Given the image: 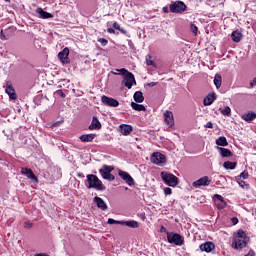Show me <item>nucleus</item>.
I'll return each mask as SVG.
<instances>
[{"mask_svg":"<svg viewBox=\"0 0 256 256\" xmlns=\"http://www.w3.org/2000/svg\"><path fill=\"white\" fill-rule=\"evenodd\" d=\"M108 224L109 225H121V221H117L115 219L109 218L108 219Z\"/></svg>","mask_w":256,"mask_h":256,"instance_id":"37","label":"nucleus"},{"mask_svg":"<svg viewBox=\"0 0 256 256\" xmlns=\"http://www.w3.org/2000/svg\"><path fill=\"white\" fill-rule=\"evenodd\" d=\"M86 187L88 189H96V191H104L105 186L103 185V182L94 174H88L86 176Z\"/></svg>","mask_w":256,"mask_h":256,"instance_id":"3","label":"nucleus"},{"mask_svg":"<svg viewBox=\"0 0 256 256\" xmlns=\"http://www.w3.org/2000/svg\"><path fill=\"white\" fill-rule=\"evenodd\" d=\"M249 173L248 172H242L239 176L236 177V179H248Z\"/></svg>","mask_w":256,"mask_h":256,"instance_id":"36","label":"nucleus"},{"mask_svg":"<svg viewBox=\"0 0 256 256\" xmlns=\"http://www.w3.org/2000/svg\"><path fill=\"white\" fill-rule=\"evenodd\" d=\"M114 169L113 166L104 165L103 168L99 170V173L103 179H106L107 181H115V176L111 174Z\"/></svg>","mask_w":256,"mask_h":256,"instance_id":"5","label":"nucleus"},{"mask_svg":"<svg viewBox=\"0 0 256 256\" xmlns=\"http://www.w3.org/2000/svg\"><path fill=\"white\" fill-rule=\"evenodd\" d=\"M205 128L206 129H213V122H211V121L207 122L206 125H205Z\"/></svg>","mask_w":256,"mask_h":256,"instance_id":"41","label":"nucleus"},{"mask_svg":"<svg viewBox=\"0 0 256 256\" xmlns=\"http://www.w3.org/2000/svg\"><path fill=\"white\" fill-rule=\"evenodd\" d=\"M187 9V6L182 1H176L170 4L171 13H183Z\"/></svg>","mask_w":256,"mask_h":256,"instance_id":"8","label":"nucleus"},{"mask_svg":"<svg viewBox=\"0 0 256 256\" xmlns=\"http://www.w3.org/2000/svg\"><path fill=\"white\" fill-rule=\"evenodd\" d=\"M163 13H169V8L167 6H164L162 8Z\"/></svg>","mask_w":256,"mask_h":256,"instance_id":"49","label":"nucleus"},{"mask_svg":"<svg viewBox=\"0 0 256 256\" xmlns=\"http://www.w3.org/2000/svg\"><path fill=\"white\" fill-rule=\"evenodd\" d=\"M214 85L216 89H220L222 85V78L220 74H216L214 77Z\"/></svg>","mask_w":256,"mask_h":256,"instance_id":"30","label":"nucleus"},{"mask_svg":"<svg viewBox=\"0 0 256 256\" xmlns=\"http://www.w3.org/2000/svg\"><path fill=\"white\" fill-rule=\"evenodd\" d=\"M215 249V244L213 242H205L200 245V250L205 251V253H211Z\"/></svg>","mask_w":256,"mask_h":256,"instance_id":"17","label":"nucleus"},{"mask_svg":"<svg viewBox=\"0 0 256 256\" xmlns=\"http://www.w3.org/2000/svg\"><path fill=\"white\" fill-rule=\"evenodd\" d=\"M4 1H6V3H10L11 2V0H4Z\"/></svg>","mask_w":256,"mask_h":256,"instance_id":"55","label":"nucleus"},{"mask_svg":"<svg viewBox=\"0 0 256 256\" xmlns=\"http://www.w3.org/2000/svg\"><path fill=\"white\" fill-rule=\"evenodd\" d=\"M243 121H247L248 123L251 121H254L256 119V113L255 112H249L247 114L242 115Z\"/></svg>","mask_w":256,"mask_h":256,"instance_id":"27","label":"nucleus"},{"mask_svg":"<svg viewBox=\"0 0 256 256\" xmlns=\"http://www.w3.org/2000/svg\"><path fill=\"white\" fill-rule=\"evenodd\" d=\"M164 121H165L166 125H168L169 127H173V125H175V119L173 118V112L166 111L164 113Z\"/></svg>","mask_w":256,"mask_h":256,"instance_id":"14","label":"nucleus"},{"mask_svg":"<svg viewBox=\"0 0 256 256\" xmlns=\"http://www.w3.org/2000/svg\"><path fill=\"white\" fill-rule=\"evenodd\" d=\"M223 167L224 169L233 170L235 167H237V162L226 161L223 163Z\"/></svg>","mask_w":256,"mask_h":256,"instance_id":"32","label":"nucleus"},{"mask_svg":"<svg viewBox=\"0 0 256 256\" xmlns=\"http://www.w3.org/2000/svg\"><path fill=\"white\" fill-rule=\"evenodd\" d=\"M167 241L168 243H171L173 245H177L178 247H181L184 243L183 236L177 234V233H169L167 232Z\"/></svg>","mask_w":256,"mask_h":256,"instance_id":"6","label":"nucleus"},{"mask_svg":"<svg viewBox=\"0 0 256 256\" xmlns=\"http://www.w3.org/2000/svg\"><path fill=\"white\" fill-rule=\"evenodd\" d=\"M193 187L196 189H199V187H209L211 185V179H209V176H204L192 183Z\"/></svg>","mask_w":256,"mask_h":256,"instance_id":"10","label":"nucleus"},{"mask_svg":"<svg viewBox=\"0 0 256 256\" xmlns=\"http://www.w3.org/2000/svg\"><path fill=\"white\" fill-rule=\"evenodd\" d=\"M119 31H120L121 33H123L124 35L127 33V31H125V29H123V28H120Z\"/></svg>","mask_w":256,"mask_h":256,"instance_id":"51","label":"nucleus"},{"mask_svg":"<svg viewBox=\"0 0 256 256\" xmlns=\"http://www.w3.org/2000/svg\"><path fill=\"white\" fill-rule=\"evenodd\" d=\"M95 137H97V134H83L79 139L82 143H91Z\"/></svg>","mask_w":256,"mask_h":256,"instance_id":"21","label":"nucleus"},{"mask_svg":"<svg viewBox=\"0 0 256 256\" xmlns=\"http://www.w3.org/2000/svg\"><path fill=\"white\" fill-rule=\"evenodd\" d=\"M88 129H90V131H94L101 129V122L99 121V119L96 116H93L92 118V122L89 125Z\"/></svg>","mask_w":256,"mask_h":256,"instance_id":"18","label":"nucleus"},{"mask_svg":"<svg viewBox=\"0 0 256 256\" xmlns=\"http://www.w3.org/2000/svg\"><path fill=\"white\" fill-rule=\"evenodd\" d=\"M108 33H115V30H113V28H109Z\"/></svg>","mask_w":256,"mask_h":256,"instance_id":"52","label":"nucleus"},{"mask_svg":"<svg viewBox=\"0 0 256 256\" xmlns=\"http://www.w3.org/2000/svg\"><path fill=\"white\" fill-rule=\"evenodd\" d=\"M1 39H5V35L3 34V30H1Z\"/></svg>","mask_w":256,"mask_h":256,"instance_id":"54","label":"nucleus"},{"mask_svg":"<svg viewBox=\"0 0 256 256\" xmlns=\"http://www.w3.org/2000/svg\"><path fill=\"white\" fill-rule=\"evenodd\" d=\"M214 101H215V93L208 94V95L204 98V105H205V106L213 105V102H214Z\"/></svg>","mask_w":256,"mask_h":256,"instance_id":"26","label":"nucleus"},{"mask_svg":"<svg viewBox=\"0 0 256 256\" xmlns=\"http://www.w3.org/2000/svg\"><path fill=\"white\" fill-rule=\"evenodd\" d=\"M146 65H153V60H151V58H146Z\"/></svg>","mask_w":256,"mask_h":256,"instance_id":"47","label":"nucleus"},{"mask_svg":"<svg viewBox=\"0 0 256 256\" xmlns=\"http://www.w3.org/2000/svg\"><path fill=\"white\" fill-rule=\"evenodd\" d=\"M22 175H26L28 179H32V181H35L37 183V176L33 173V170L29 168H21Z\"/></svg>","mask_w":256,"mask_h":256,"instance_id":"16","label":"nucleus"},{"mask_svg":"<svg viewBox=\"0 0 256 256\" xmlns=\"http://www.w3.org/2000/svg\"><path fill=\"white\" fill-rule=\"evenodd\" d=\"M238 185L242 188V189H249V184H246L245 181H243V179L241 178H236Z\"/></svg>","mask_w":256,"mask_h":256,"instance_id":"33","label":"nucleus"},{"mask_svg":"<svg viewBox=\"0 0 256 256\" xmlns=\"http://www.w3.org/2000/svg\"><path fill=\"white\" fill-rule=\"evenodd\" d=\"M216 145L219 147H227L229 143L227 142V138H225V136H220L218 139H216Z\"/></svg>","mask_w":256,"mask_h":256,"instance_id":"29","label":"nucleus"},{"mask_svg":"<svg viewBox=\"0 0 256 256\" xmlns=\"http://www.w3.org/2000/svg\"><path fill=\"white\" fill-rule=\"evenodd\" d=\"M214 201L218 209H225V207H227V202H225V200L223 199V196L219 194L214 195Z\"/></svg>","mask_w":256,"mask_h":256,"instance_id":"13","label":"nucleus"},{"mask_svg":"<svg viewBox=\"0 0 256 256\" xmlns=\"http://www.w3.org/2000/svg\"><path fill=\"white\" fill-rule=\"evenodd\" d=\"M191 32L194 33V35H197V32L199 31V28L193 23L190 24Z\"/></svg>","mask_w":256,"mask_h":256,"instance_id":"35","label":"nucleus"},{"mask_svg":"<svg viewBox=\"0 0 256 256\" xmlns=\"http://www.w3.org/2000/svg\"><path fill=\"white\" fill-rule=\"evenodd\" d=\"M5 92L7 93V95L9 96L10 99H12V100L17 99V94H15V89L13 88L11 83H9V82L6 83Z\"/></svg>","mask_w":256,"mask_h":256,"instance_id":"15","label":"nucleus"},{"mask_svg":"<svg viewBox=\"0 0 256 256\" xmlns=\"http://www.w3.org/2000/svg\"><path fill=\"white\" fill-rule=\"evenodd\" d=\"M249 244V237L243 230H238L236 234L233 236L232 249L236 251H241V249H245Z\"/></svg>","mask_w":256,"mask_h":256,"instance_id":"1","label":"nucleus"},{"mask_svg":"<svg viewBox=\"0 0 256 256\" xmlns=\"http://www.w3.org/2000/svg\"><path fill=\"white\" fill-rule=\"evenodd\" d=\"M117 72H114V75H123L124 79L122 80V85L124 87H127V89H131L133 85H137V82L135 81V75L133 73L129 72L125 68L116 69Z\"/></svg>","mask_w":256,"mask_h":256,"instance_id":"2","label":"nucleus"},{"mask_svg":"<svg viewBox=\"0 0 256 256\" xmlns=\"http://www.w3.org/2000/svg\"><path fill=\"white\" fill-rule=\"evenodd\" d=\"M220 113L229 117V115H231V108L229 106H226L224 109L220 110Z\"/></svg>","mask_w":256,"mask_h":256,"instance_id":"34","label":"nucleus"},{"mask_svg":"<svg viewBox=\"0 0 256 256\" xmlns=\"http://www.w3.org/2000/svg\"><path fill=\"white\" fill-rule=\"evenodd\" d=\"M121 225H125L126 227H130L131 229H137L139 227V222H137L135 220L121 221Z\"/></svg>","mask_w":256,"mask_h":256,"instance_id":"24","label":"nucleus"},{"mask_svg":"<svg viewBox=\"0 0 256 256\" xmlns=\"http://www.w3.org/2000/svg\"><path fill=\"white\" fill-rule=\"evenodd\" d=\"M160 176L162 181H164V183L169 187H177L179 184V178L171 173L161 172Z\"/></svg>","mask_w":256,"mask_h":256,"instance_id":"4","label":"nucleus"},{"mask_svg":"<svg viewBox=\"0 0 256 256\" xmlns=\"http://www.w3.org/2000/svg\"><path fill=\"white\" fill-rule=\"evenodd\" d=\"M101 101L104 105H107L108 107H119V101H117V99L102 96Z\"/></svg>","mask_w":256,"mask_h":256,"instance_id":"12","label":"nucleus"},{"mask_svg":"<svg viewBox=\"0 0 256 256\" xmlns=\"http://www.w3.org/2000/svg\"><path fill=\"white\" fill-rule=\"evenodd\" d=\"M160 233H167V228H165L164 226H161Z\"/></svg>","mask_w":256,"mask_h":256,"instance_id":"48","label":"nucleus"},{"mask_svg":"<svg viewBox=\"0 0 256 256\" xmlns=\"http://www.w3.org/2000/svg\"><path fill=\"white\" fill-rule=\"evenodd\" d=\"M98 43H101V45L103 47H105L107 45V43H109V41L107 39H105V38H99L98 39Z\"/></svg>","mask_w":256,"mask_h":256,"instance_id":"38","label":"nucleus"},{"mask_svg":"<svg viewBox=\"0 0 256 256\" xmlns=\"http://www.w3.org/2000/svg\"><path fill=\"white\" fill-rule=\"evenodd\" d=\"M94 203H96L98 209H101L102 211H106V209H107V204L105 203L104 200H102L101 197L95 196V197H94Z\"/></svg>","mask_w":256,"mask_h":256,"instance_id":"20","label":"nucleus"},{"mask_svg":"<svg viewBox=\"0 0 256 256\" xmlns=\"http://www.w3.org/2000/svg\"><path fill=\"white\" fill-rule=\"evenodd\" d=\"M133 98L136 103H143L145 101V97L141 91H136L133 95Z\"/></svg>","mask_w":256,"mask_h":256,"instance_id":"25","label":"nucleus"},{"mask_svg":"<svg viewBox=\"0 0 256 256\" xmlns=\"http://www.w3.org/2000/svg\"><path fill=\"white\" fill-rule=\"evenodd\" d=\"M149 85H150V87H155V85H157V83L152 82V83H150Z\"/></svg>","mask_w":256,"mask_h":256,"instance_id":"53","label":"nucleus"},{"mask_svg":"<svg viewBox=\"0 0 256 256\" xmlns=\"http://www.w3.org/2000/svg\"><path fill=\"white\" fill-rule=\"evenodd\" d=\"M222 157H233V153L229 149L223 147H217Z\"/></svg>","mask_w":256,"mask_h":256,"instance_id":"28","label":"nucleus"},{"mask_svg":"<svg viewBox=\"0 0 256 256\" xmlns=\"http://www.w3.org/2000/svg\"><path fill=\"white\" fill-rule=\"evenodd\" d=\"M253 87H256V78H253V80L250 81V89H253Z\"/></svg>","mask_w":256,"mask_h":256,"instance_id":"43","label":"nucleus"},{"mask_svg":"<svg viewBox=\"0 0 256 256\" xmlns=\"http://www.w3.org/2000/svg\"><path fill=\"white\" fill-rule=\"evenodd\" d=\"M36 13L39 15L40 19H51V17H53L51 13L44 11L43 8H37Z\"/></svg>","mask_w":256,"mask_h":256,"instance_id":"22","label":"nucleus"},{"mask_svg":"<svg viewBox=\"0 0 256 256\" xmlns=\"http://www.w3.org/2000/svg\"><path fill=\"white\" fill-rule=\"evenodd\" d=\"M119 131L122 135H130L131 132L133 131V127L131 125H127V124H122L119 127Z\"/></svg>","mask_w":256,"mask_h":256,"instance_id":"19","label":"nucleus"},{"mask_svg":"<svg viewBox=\"0 0 256 256\" xmlns=\"http://www.w3.org/2000/svg\"><path fill=\"white\" fill-rule=\"evenodd\" d=\"M233 225H237L239 223V219H237V217H234L231 219Z\"/></svg>","mask_w":256,"mask_h":256,"instance_id":"45","label":"nucleus"},{"mask_svg":"<svg viewBox=\"0 0 256 256\" xmlns=\"http://www.w3.org/2000/svg\"><path fill=\"white\" fill-rule=\"evenodd\" d=\"M24 227H25L26 229H31V227H33V223H31V222H29V221H26V222L24 223Z\"/></svg>","mask_w":256,"mask_h":256,"instance_id":"40","label":"nucleus"},{"mask_svg":"<svg viewBox=\"0 0 256 256\" xmlns=\"http://www.w3.org/2000/svg\"><path fill=\"white\" fill-rule=\"evenodd\" d=\"M118 175L121 177V179H123V181H125V183H127V185H129V187H133V185H135V181L133 180V177L129 175V173L120 170L118 171Z\"/></svg>","mask_w":256,"mask_h":256,"instance_id":"11","label":"nucleus"},{"mask_svg":"<svg viewBox=\"0 0 256 256\" xmlns=\"http://www.w3.org/2000/svg\"><path fill=\"white\" fill-rule=\"evenodd\" d=\"M59 125H61V122H55L54 124H52V127H59Z\"/></svg>","mask_w":256,"mask_h":256,"instance_id":"50","label":"nucleus"},{"mask_svg":"<svg viewBox=\"0 0 256 256\" xmlns=\"http://www.w3.org/2000/svg\"><path fill=\"white\" fill-rule=\"evenodd\" d=\"M164 193H165V195H171V193H172L171 188H169V187L164 188Z\"/></svg>","mask_w":256,"mask_h":256,"instance_id":"42","label":"nucleus"},{"mask_svg":"<svg viewBox=\"0 0 256 256\" xmlns=\"http://www.w3.org/2000/svg\"><path fill=\"white\" fill-rule=\"evenodd\" d=\"M131 107L134 109V111H146L143 104H137L136 102H131Z\"/></svg>","mask_w":256,"mask_h":256,"instance_id":"31","label":"nucleus"},{"mask_svg":"<svg viewBox=\"0 0 256 256\" xmlns=\"http://www.w3.org/2000/svg\"><path fill=\"white\" fill-rule=\"evenodd\" d=\"M56 95H59L60 97H62V99H65V93H63V90H57L55 92Z\"/></svg>","mask_w":256,"mask_h":256,"instance_id":"39","label":"nucleus"},{"mask_svg":"<svg viewBox=\"0 0 256 256\" xmlns=\"http://www.w3.org/2000/svg\"><path fill=\"white\" fill-rule=\"evenodd\" d=\"M113 28L117 29L119 31V29H121V25H119V23H117V22H114L113 23Z\"/></svg>","mask_w":256,"mask_h":256,"instance_id":"44","label":"nucleus"},{"mask_svg":"<svg viewBox=\"0 0 256 256\" xmlns=\"http://www.w3.org/2000/svg\"><path fill=\"white\" fill-rule=\"evenodd\" d=\"M231 38L234 43H239L241 39H243V34L241 33V31L235 30L232 32Z\"/></svg>","mask_w":256,"mask_h":256,"instance_id":"23","label":"nucleus"},{"mask_svg":"<svg viewBox=\"0 0 256 256\" xmlns=\"http://www.w3.org/2000/svg\"><path fill=\"white\" fill-rule=\"evenodd\" d=\"M244 256H255V251L249 250L248 253Z\"/></svg>","mask_w":256,"mask_h":256,"instance_id":"46","label":"nucleus"},{"mask_svg":"<svg viewBox=\"0 0 256 256\" xmlns=\"http://www.w3.org/2000/svg\"><path fill=\"white\" fill-rule=\"evenodd\" d=\"M151 161L154 163V165H165L167 163V157H165L164 154H161V152H154L151 155Z\"/></svg>","mask_w":256,"mask_h":256,"instance_id":"7","label":"nucleus"},{"mask_svg":"<svg viewBox=\"0 0 256 256\" xmlns=\"http://www.w3.org/2000/svg\"><path fill=\"white\" fill-rule=\"evenodd\" d=\"M58 59L63 65H67L71 63V59H69V48L65 47L62 51L58 53Z\"/></svg>","mask_w":256,"mask_h":256,"instance_id":"9","label":"nucleus"}]
</instances>
